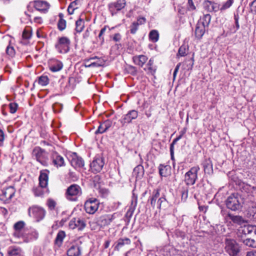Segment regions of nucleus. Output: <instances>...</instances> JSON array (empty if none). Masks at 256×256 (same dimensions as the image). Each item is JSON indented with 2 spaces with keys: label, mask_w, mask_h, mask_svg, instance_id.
<instances>
[{
  "label": "nucleus",
  "mask_w": 256,
  "mask_h": 256,
  "mask_svg": "<svg viewBox=\"0 0 256 256\" xmlns=\"http://www.w3.org/2000/svg\"><path fill=\"white\" fill-rule=\"evenodd\" d=\"M138 116V112L132 110L128 111V113L124 115L120 120L122 126L132 122V120H136Z\"/></svg>",
  "instance_id": "f8f14e48"
},
{
  "label": "nucleus",
  "mask_w": 256,
  "mask_h": 256,
  "mask_svg": "<svg viewBox=\"0 0 256 256\" xmlns=\"http://www.w3.org/2000/svg\"><path fill=\"white\" fill-rule=\"evenodd\" d=\"M84 28V21L83 19L80 18L76 22L75 30L78 33L81 32Z\"/></svg>",
  "instance_id": "58836bf2"
},
{
  "label": "nucleus",
  "mask_w": 256,
  "mask_h": 256,
  "mask_svg": "<svg viewBox=\"0 0 256 256\" xmlns=\"http://www.w3.org/2000/svg\"><path fill=\"white\" fill-rule=\"evenodd\" d=\"M15 190L13 186H10L4 190L2 194L0 195L2 200L8 201L14 196L15 194Z\"/></svg>",
  "instance_id": "dca6fc26"
},
{
  "label": "nucleus",
  "mask_w": 256,
  "mask_h": 256,
  "mask_svg": "<svg viewBox=\"0 0 256 256\" xmlns=\"http://www.w3.org/2000/svg\"><path fill=\"white\" fill-rule=\"evenodd\" d=\"M51 158L53 164L57 168L61 167L65 165L64 158L57 152H53L52 154Z\"/></svg>",
  "instance_id": "a211bd4d"
},
{
  "label": "nucleus",
  "mask_w": 256,
  "mask_h": 256,
  "mask_svg": "<svg viewBox=\"0 0 256 256\" xmlns=\"http://www.w3.org/2000/svg\"><path fill=\"white\" fill-rule=\"evenodd\" d=\"M158 170L161 176L166 177L170 174L171 168L168 165L160 164L158 166Z\"/></svg>",
  "instance_id": "2f4dec72"
},
{
  "label": "nucleus",
  "mask_w": 256,
  "mask_h": 256,
  "mask_svg": "<svg viewBox=\"0 0 256 256\" xmlns=\"http://www.w3.org/2000/svg\"><path fill=\"white\" fill-rule=\"evenodd\" d=\"M104 62L102 58H98L96 62H91L88 67H99L104 65Z\"/></svg>",
  "instance_id": "de8ad7c7"
},
{
  "label": "nucleus",
  "mask_w": 256,
  "mask_h": 256,
  "mask_svg": "<svg viewBox=\"0 0 256 256\" xmlns=\"http://www.w3.org/2000/svg\"><path fill=\"white\" fill-rule=\"evenodd\" d=\"M81 254V250L78 245H72L67 251L68 256H80Z\"/></svg>",
  "instance_id": "c756f323"
},
{
  "label": "nucleus",
  "mask_w": 256,
  "mask_h": 256,
  "mask_svg": "<svg viewBox=\"0 0 256 256\" xmlns=\"http://www.w3.org/2000/svg\"><path fill=\"white\" fill-rule=\"evenodd\" d=\"M28 214L30 216H33L37 221H40L44 217L46 211L42 207L34 205L28 208Z\"/></svg>",
  "instance_id": "9d476101"
},
{
  "label": "nucleus",
  "mask_w": 256,
  "mask_h": 256,
  "mask_svg": "<svg viewBox=\"0 0 256 256\" xmlns=\"http://www.w3.org/2000/svg\"><path fill=\"white\" fill-rule=\"evenodd\" d=\"M30 4L32 5L37 10L43 13L48 12L50 6L47 2L38 0L30 2Z\"/></svg>",
  "instance_id": "ddd939ff"
},
{
  "label": "nucleus",
  "mask_w": 256,
  "mask_h": 256,
  "mask_svg": "<svg viewBox=\"0 0 256 256\" xmlns=\"http://www.w3.org/2000/svg\"><path fill=\"white\" fill-rule=\"evenodd\" d=\"M38 84L42 86H46L49 83V78L46 76H42L38 79Z\"/></svg>",
  "instance_id": "a18cd8bd"
},
{
  "label": "nucleus",
  "mask_w": 256,
  "mask_h": 256,
  "mask_svg": "<svg viewBox=\"0 0 256 256\" xmlns=\"http://www.w3.org/2000/svg\"><path fill=\"white\" fill-rule=\"evenodd\" d=\"M143 172L144 168L143 166L141 165H138L136 166L134 169V172L135 174L136 175V176H139V174L143 173Z\"/></svg>",
  "instance_id": "4d7b16f0"
},
{
  "label": "nucleus",
  "mask_w": 256,
  "mask_h": 256,
  "mask_svg": "<svg viewBox=\"0 0 256 256\" xmlns=\"http://www.w3.org/2000/svg\"><path fill=\"white\" fill-rule=\"evenodd\" d=\"M243 199L238 194L230 195L226 200V208L232 211L240 210L242 208Z\"/></svg>",
  "instance_id": "7ed1b4c3"
},
{
  "label": "nucleus",
  "mask_w": 256,
  "mask_h": 256,
  "mask_svg": "<svg viewBox=\"0 0 256 256\" xmlns=\"http://www.w3.org/2000/svg\"><path fill=\"white\" fill-rule=\"evenodd\" d=\"M148 57L144 55L135 56L132 57V61L135 64L142 67L148 60Z\"/></svg>",
  "instance_id": "bb28decb"
},
{
  "label": "nucleus",
  "mask_w": 256,
  "mask_h": 256,
  "mask_svg": "<svg viewBox=\"0 0 256 256\" xmlns=\"http://www.w3.org/2000/svg\"><path fill=\"white\" fill-rule=\"evenodd\" d=\"M8 256H16V248L15 246H10L8 251Z\"/></svg>",
  "instance_id": "bf43d9fd"
},
{
  "label": "nucleus",
  "mask_w": 256,
  "mask_h": 256,
  "mask_svg": "<svg viewBox=\"0 0 256 256\" xmlns=\"http://www.w3.org/2000/svg\"><path fill=\"white\" fill-rule=\"evenodd\" d=\"M208 29L206 26L198 22L195 30L196 38L199 40L200 39Z\"/></svg>",
  "instance_id": "a878e982"
},
{
  "label": "nucleus",
  "mask_w": 256,
  "mask_h": 256,
  "mask_svg": "<svg viewBox=\"0 0 256 256\" xmlns=\"http://www.w3.org/2000/svg\"><path fill=\"white\" fill-rule=\"evenodd\" d=\"M42 188H41L40 186L33 188L32 191L36 196H43L44 192L42 190Z\"/></svg>",
  "instance_id": "3c124183"
},
{
  "label": "nucleus",
  "mask_w": 256,
  "mask_h": 256,
  "mask_svg": "<svg viewBox=\"0 0 256 256\" xmlns=\"http://www.w3.org/2000/svg\"><path fill=\"white\" fill-rule=\"evenodd\" d=\"M198 166L192 167L184 174V182L186 186L189 187V186L194 185L198 179V173L200 170Z\"/></svg>",
  "instance_id": "0eeeda50"
},
{
  "label": "nucleus",
  "mask_w": 256,
  "mask_h": 256,
  "mask_svg": "<svg viewBox=\"0 0 256 256\" xmlns=\"http://www.w3.org/2000/svg\"><path fill=\"white\" fill-rule=\"evenodd\" d=\"M188 186H182L180 190L181 200L184 202L186 201L188 198Z\"/></svg>",
  "instance_id": "a19ab883"
},
{
  "label": "nucleus",
  "mask_w": 256,
  "mask_h": 256,
  "mask_svg": "<svg viewBox=\"0 0 256 256\" xmlns=\"http://www.w3.org/2000/svg\"><path fill=\"white\" fill-rule=\"evenodd\" d=\"M47 205L48 207V208L52 210H54L56 208V202L52 199H48L47 201Z\"/></svg>",
  "instance_id": "5fc2aeb1"
},
{
  "label": "nucleus",
  "mask_w": 256,
  "mask_h": 256,
  "mask_svg": "<svg viewBox=\"0 0 256 256\" xmlns=\"http://www.w3.org/2000/svg\"><path fill=\"white\" fill-rule=\"evenodd\" d=\"M108 28V26H105L103 28H102L101 29V30H100V34L98 36V38L100 40L101 44H102L104 43V34L106 32Z\"/></svg>",
  "instance_id": "8fccbe9b"
},
{
  "label": "nucleus",
  "mask_w": 256,
  "mask_h": 256,
  "mask_svg": "<svg viewBox=\"0 0 256 256\" xmlns=\"http://www.w3.org/2000/svg\"><path fill=\"white\" fill-rule=\"evenodd\" d=\"M130 32L132 34H135L138 28V26L137 23L133 22L130 26Z\"/></svg>",
  "instance_id": "6e6d98bb"
},
{
  "label": "nucleus",
  "mask_w": 256,
  "mask_h": 256,
  "mask_svg": "<svg viewBox=\"0 0 256 256\" xmlns=\"http://www.w3.org/2000/svg\"><path fill=\"white\" fill-rule=\"evenodd\" d=\"M48 67L52 72H57L62 68L63 64L62 62L58 60L52 59L48 62Z\"/></svg>",
  "instance_id": "aec40b11"
},
{
  "label": "nucleus",
  "mask_w": 256,
  "mask_h": 256,
  "mask_svg": "<svg viewBox=\"0 0 256 256\" xmlns=\"http://www.w3.org/2000/svg\"><path fill=\"white\" fill-rule=\"evenodd\" d=\"M158 208L160 209H166L168 206V202L165 196L160 198L158 200Z\"/></svg>",
  "instance_id": "4c0bfd02"
},
{
  "label": "nucleus",
  "mask_w": 256,
  "mask_h": 256,
  "mask_svg": "<svg viewBox=\"0 0 256 256\" xmlns=\"http://www.w3.org/2000/svg\"><path fill=\"white\" fill-rule=\"evenodd\" d=\"M149 38L154 42H158L159 38L158 31L155 30H151L149 34Z\"/></svg>",
  "instance_id": "79ce46f5"
},
{
  "label": "nucleus",
  "mask_w": 256,
  "mask_h": 256,
  "mask_svg": "<svg viewBox=\"0 0 256 256\" xmlns=\"http://www.w3.org/2000/svg\"><path fill=\"white\" fill-rule=\"evenodd\" d=\"M9 108L10 112L14 114L16 112V102H14L9 104Z\"/></svg>",
  "instance_id": "e2e57ef3"
},
{
  "label": "nucleus",
  "mask_w": 256,
  "mask_h": 256,
  "mask_svg": "<svg viewBox=\"0 0 256 256\" xmlns=\"http://www.w3.org/2000/svg\"><path fill=\"white\" fill-rule=\"evenodd\" d=\"M30 28H26L22 32V37L24 39H29L31 36Z\"/></svg>",
  "instance_id": "864d4df0"
},
{
  "label": "nucleus",
  "mask_w": 256,
  "mask_h": 256,
  "mask_svg": "<svg viewBox=\"0 0 256 256\" xmlns=\"http://www.w3.org/2000/svg\"><path fill=\"white\" fill-rule=\"evenodd\" d=\"M38 234L34 229L26 226L24 221L20 220L17 222V239L22 240L18 241L17 243L28 242L31 240H36Z\"/></svg>",
  "instance_id": "f257e3e1"
},
{
  "label": "nucleus",
  "mask_w": 256,
  "mask_h": 256,
  "mask_svg": "<svg viewBox=\"0 0 256 256\" xmlns=\"http://www.w3.org/2000/svg\"><path fill=\"white\" fill-rule=\"evenodd\" d=\"M126 6V0H114L108 4V8L112 16L116 15Z\"/></svg>",
  "instance_id": "39448f33"
},
{
  "label": "nucleus",
  "mask_w": 256,
  "mask_h": 256,
  "mask_svg": "<svg viewBox=\"0 0 256 256\" xmlns=\"http://www.w3.org/2000/svg\"><path fill=\"white\" fill-rule=\"evenodd\" d=\"M71 165L76 169L82 168L84 165V162L81 157L78 156L76 155L72 157L70 161Z\"/></svg>",
  "instance_id": "393cba45"
},
{
  "label": "nucleus",
  "mask_w": 256,
  "mask_h": 256,
  "mask_svg": "<svg viewBox=\"0 0 256 256\" xmlns=\"http://www.w3.org/2000/svg\"><path fill=\"white\" fill-rule=\"evenodd\" d=\"M79 2V0H75L74 1L70 3L67 10L69 14H73L74 10L78 8L76 6L78 5V4Z\"/></svg>",
  "instance_id": "37998d69"
},
{
  "label": "nucleus",
  "mask_w": 256,
  "mask_h": 256,
  "mask_svg": "<svg viewBox=\"0 0 256 256\" xmlns=\"http://www.w3.org/2000/svg\"><path fill=\"white\" fill-rule=\"evenodd\" d=\"M144 70L148 74L154 76L155 74L156 70V67L154 66V60L153 59L150 58Z\"/></svg>",
  "instance_id": "b1692460"
},
{
  "label": "nucleus",
  "mask_w": 256,
  "mask_h": 256,
  "mask_svg": "<svg viewBox=\"0 0 256 256\" xmlns=\"http://www.w3.org/2000/svg\"><path fill=\"white\" fill-rule=\"evenodd\" d=\"M188 10L190 11H192L196 10V7L194 4L192 0H188Z\"/></svg>",
  "instance_id": "052dcab7"
},
{
  "label": "nucleus",
  "mask_w": 256,
  "mask_h": 256,
  "mask_svg": "<svg viewBox=\"0 0 256 256\" xmlns=\"http://www.w3.org/2000/svg\"><path fill=\"white\" fill-rule=\"evenodd\" d=\"M248 215V218L252 221L256 222V206H252L249 208Z\"/></svg>",
  "instance_id": "c03bdc74"
},
{
  "label": "nucleus",
  "mask_w": 256,
  "mask_h": 256,
  "mask_svg": "<svg viewBox=\"0 0 256 256\" xmlns=\"http://www.w3.org/2000/svg\"><path fill=\"white\" fill-rule=\"evenodd\" d=\"M131 243L130 238H119L116 242V245L114 247V250L118 251L124 245H128Z\"/></svg>",
  "instance_id": "7c9ffc66"
},
{
  "label": "nucleus",
  "mask_w": 256,
  "mask_h": 256,
  "mask_svg": "<svg viewBox=\"0 0 256 256\" xmlns=\"http://www.w3.org/2000/svg\"><path fill=\"white\" fill-rule=\"evenodd\" d=\"M65 236V232L63 230L60 231L58 233L56 238L54 240L55 244H56L58 246H60L62 245L63 240Z\"/></svg>",
  "instance_id": "e433bc0d"
},
{
  "label": "nucleus",
  "mask_w": 256,
  "mask_h": 256,
  "mask_svg": "<svg viewBox=\"0 0 256 256\" xmlns=\"http://www.w3.org/2000/svg\"><path fill=\"white\" fill-rule=\"evenodd\" d=\"M135 23H137L138 26L144 24L146 22V19L144 17H138L137 18L136 22H134Z\"/></svg>",
  "instance_id": "0e129e2a"
},
{
  "label": "nucleus",
  "mask_w": 256,
  "mask_h": 256,
  "mask_svg": "<svg viewBox=\"0 0 256 256\" xmlns=\"http://www.w3.org/2000/svg\"><path fill=\"white\" fill-rule=\"evenodd\" d=\"M104 158L100 156H96L90 164L92 171L94 172H100L104 166Z\"/></svg>",
  "instance_id": "4468645a"
},
{
  "label": "nucleus",
  "mask_w": 256,
  "mask_h": 256,
  "mask_svg": "<svg viewBox=\"0 0 256 256\" xmlns=\"http://www.w3.org/2000/svg\"><path fill=\"white\" fill-rule=\"evenodd\" d=\"M238 232L244 236L251 235L253 233L256 235V226L250 224L244 225L240 228Z\"/></svg>",
  "instance_id": "6ab92c4d"
},
{
  "label": "nucleus",
  "mask_w": 256,
  "mask_h": 256,
  "mask_svg": "<svg viewBox=\"0 0 256 256\" xmlns=\"http://www.w3.org/2000/svg\"><path fill=\"white\" fill-rule=\"evenodd\" d=\"M32 155L42 166L48 165V154L44 150L36 146L32 150Z\"/></svg>",
  "instance_id": "423d86ee"
},
{
  "label": "nucleus",
  "mask_w": 256,
  "mask_h": 256,
  "mask_svg": "<svg viewBox=\"0 0 256 256\" xmlns=\"http://www.w3.org/2000/svg\"><path fill=\"white\" fill-rule=\"evenodd\" d=\"M246 256H256V250H252L246 252Z\"/></svg>",
  "instance_id": "774afa93"
},
{
  "label": "nucleus",
  "mask_w": 256,
  "mask_h": 256,
  "mask_svg": "<svg viewBox=\"0 0 256 256\" xmlns=\"http://www.w3.org/2000/svg\"><path fill=\"white\" fill-rule=\"evenodd\" d=\"M68 175L69 178L74 182L78 180V177L74 172L70 170Z\"/></svg>",
  "instance_id": "680f3d73"
},
{
  "label": "nucleus",
  "mask_w": 256,
  "mask_h": 256,
  "mask_svg": "<svg viewBox=\"0 0 256 256\" xmlns=\"http://www.w3.org/2000/svg\"><path fill=\"white\" fill-rule=\"evenodd\" d=\"M86 226L85 220L78 218H72L69 222V227L72 230L78 228L79 230H82Z\"/></svg>",
  "instance_id": "2eb2a0df"
},
{
  "label": "nucleus",
  "mask_w": 256,
  "mask_h": 256,
  "mask_svg": "<svg viewBox=\"0 0 256 256\" xmlns=\"http://www.w3.org/2000/svg\"><path fill=\"white\" fill-rule=\"evenodd\" d=\"M82 189L76 184H72L68 186L66 192V198L71 201H76L77 197L82 194Z\"/></svg>",
  "instance_id": "1a4fd4ad"
},
{
  "label": "nucleus",
  "mask_w": 256,
  "mask_h": 256,
  "mask_svg": "<svg viewBox=\"0 0 256 256\" xmlns=\"http://www.w3.org/2000/svg\"><path fill=\"white\" fill-rule=\"evenodd\" d=\"M224 250L230 256H240L242 248L235 240L226 238L224 240Z\"/></svg>",
  "instance_id": "f03ea898"
},
{
  "label": "nucleus",
  "mask_w": 256,
  "mask_h": 256,
  "mask_svg": "<svg viewBox=\"0 0 256 256\" xmlns=\"http://www.w3.org/2000/svg\"><path fill=\"white\" fill-rule=\"evenodd\" d=\"M112 122L110 120H106L102 123L100 124L97 130L95 132V134H102L106 132L110 127H111Z\"/></svg>",
  "instance_id": "4be33fe9"
},
{
  "label": "nucleus",
  "mask_w": 256,
  "mask_h": 256,
  "mask_svg": "<svg viewBox=\"0 0 256 256\" xmlns=\"http://www.w3.org/2000/svg\"><path fill=\"white\" fill-rule=\"evenodd\" d=\"M114 218V214H105L100 216L98 222L101 226H105L109 225Z\"/></svg>",
  "instance_id": "412c9836"
},
{
  "label": "nucleus",
  "mask_w": 256,
  "mask_h": 256,
  "mask_svg": "<svg viewBox=\"0 0 256 256\" xmlns=\"http://www.w3.org/2000/svg\"><path fill=\"white\" fill-rule=\"evenodd\" d=\"M202 165L205 173L208 174L213 173L212 164L210 158L205 159L203 161Z\"/></svg>",
  "instance_id": "cd10ccee"
},
{
  "label": "nucleus",
  "mask_w": 256,
  "mask_h": 256,
  "mask_svg": "<svg viewBox=\"0 0 256 256\" xmlns=\"http://www.w3.org/2000/svg\"><path fill=\"white\" fill-rule=\"evenodd\" d=\"M126 70L128 74L132 76H136L138 73L136 68L131 65L128 66L126 68Z\"/></svg>",
  "instance_id": "09e8293b"
},
{
  "label": "nucleus",
  "mask_w": 256,
  "mask_h": 256,
  "mask_svg": "<svg viewBox=\"0 0 256 256\" xmlns=\"http://www.w3.org/2000/svg\"><path fill=\"white\" fill-rule=\"evenodd\" d=\"M100 202L96 198H92L88 200L84 203L86 212L89 214H94L98 210Z\"/></svg>",
  "instance_id": "9b49d317"
},
{
  "label": "nucleus",
  "mask_w": 256,
  "mask_h": 256,
  "mask_svg": "<svg viewBox=\"0 0 256 256\" xmlns=\"http://www.w3.org/2000/svg\"><path fill=\"white\" fill-rule=\"evenodd\" d=\"M49 170H44L40 172L38 178L39 185L41 188H46L48 186Z\"/></svg>",
  "instance_id": "f3484780"
},
{
  "label": "nucleus",
  "mask_w": 256,
  "mask_h": 256,
  "mask_svg": "<svg viewBox=\"0 0 256 256\" xmlns=\"http://www.w3.org/2000/svg\"><path fill=\"white\" fill-rule=\"evenodd\" d=\"M211 16L210 14H204L198 20V22L208 28L211 20Z\"/></svg>",
  "instance_id": "c9c22d12"
},
{
  "label": "nucleus",
  "mask_w": 256,
  "mask_h": 256,
  "mask_svg": "<svg viewBox=\"0 0 256 256\" xmlns=\"http://www.w3.org/2000/svg\"><path fill=\"white\" fill-rule=\"evenodd\" d=\"M239 14L238 12H237L236 13L234 14V22L236 24V30H238L240 28V24L238 22L239 20Z\"/></svg>",
  "instance_id": "13d9d810"
},
{
  "label": "nucleus",
  "mask_w": 256,
  "mask_h": 256,
  "mask_svg": "<svg viewBox=\"0 0 256 256\" xmlns=\"http://www.w3.org/2000/svg\"><path fill=\"white\" fill-rule=\"evenodd\" d=\"M160 188L154 189L152 192V196L150 198L149 200H150V205L153 208L156 206V200L160 196Z\"/></svg>",
  "instance_id": "f704fd0d"
},
{
  "label": "nucleus",
  "mask_w": 256,
  "mask_h": 256,
  "mask_svg": "<svg viewBox=\"0 0 256 256\" xmlns=\"http://www.w3.org/2000/svg\"><path fill=\"white\" fill-rule=\"evenodd\" d=\"M70 40L66 36H62L58 38L55 44V48L60 54L67 53L70 48Z\"/></svg>",
  "instance_id": "6e6552de"
},
{
  "label": "nucleus",
  "mask_w": 256,
  "mask_h": 256,
  "mask_svg": "<svg viewBox=\"0 0 256 256\" xmlns=\"http://www.w3.org/2000/svg\"><path fill=\"white\" fill-rule=\"evenodd\" d=\"M188 51V46L186 44H182L178 49L177 55L180 56H186Z\"/></svg>",
  "instance_id": "ea45409f"
},
{
  "label": "nucleus",
  "mask_w": 256,
  "mask_h": 256,
  "mask_svg": "<svg viewBox=\"0 0 256 256\" xmlns=\"http://www.w3.org/2000/svg\"><path fill=\"white\" fill-rule=\"evenodd\" d=\"M243 244L248 247L256 248L255 240L252 238H246L242 240Z\"/></svg>",
  "instance_id": "49530a36"
},
{
  "label": "nucleus",
  "mask_w": 256,
  "mask_h": 256,
  "mask_svg": "<svg viewBox=\"0 0 256 256\" xmlns=\"http://www.w3.org/2000/svg\"><path fill=\"white\" fill-rule=\"evenodd\" d=\"M228 217L234 223L241 225L245 222V220L242 216H234L230 213L228 214Z\"/></svg>",
  "instance_id": "72a5a7b5"
},
{
  "label": "nucleus",
  "mask_w": 256,
  "mask_h": 256,
  "mask_svg": "<svg viewBox=\"0 0 256 256\" xmlns=\"http://www.w3.org/2000/svg\"><path fill=\"white\" fill-rule=\"evenodd\" d=\"M234 2V0H228L222 6L220 7V4L213 1L206 0L204 2V6L209 12H216L219 10L222 12L230 8Z\"/></svg>",
  "instance_id": "20e7f679"
},
{
  "label": "nucleus",
  "mask_w": 256,
  "mask_h": 256,
  "mask_svg": "<svg viewBox=\"0 0 256 256\" xmlns=\"http://www.w3.org/2000/svg\"><path fill=\"white\" fill-rule=\"evenodd\" d=\"M112 38L116 42H120L121 40V35L119 33H116L114 34Z\"/></svg>",
  "instance_id": "338daca9"
},
{
  "label": "nucleus",
  "mask_w": 256,
  "mask_h": 256,
  "mask_svg": "<svg viewBox=\"0 0 256 256\" xmlns=\"http://www.w3.org/2000/svg\"><path fill=\"white\" fill-rule=\"evenodd\" d=\"M250 12L256 14V0H254L250 4Z\"/></svg>",
  "instance_id": "69168bd1"
},
{
  "label": "nucleus",
  "mask_w": 256,
  "mask_h": 256,
  "mask_svg": "<svg viewBox=\"0 0 256 256\" xmlns=\"http://www.w3.org/2000/svg\"><path fill=\"white\" fill-rule=\"evenodd\" d=\"M15 39L14 38L9 40V44L6 48V53L10 58H14L15 56L16 52L14 50Z\"/></svg>",
  "instance_id": "5701e85b"
},
{
  "label": "nucleus",
  "mask_w": 256,
  "mask_h": 256,
  "mask_svg": "<svg viewBox=\"0 0 256 256\" xmlns=\"http://www.w3.org/2000/svg\"><path fill=\"white\" fill-rule=\"evenodd\" d=\"M136 204H137V198L136 197L132 200L131 204L127 212H126V216L128 219H130L132 218V216L133 214V213L136 209Z\"/></svg>",
  "instance_id": "473e14b6"
},
{
  "label": "nucleus",
  "mask_w": 256,
  "mask_h": 256,
  "mask_svg": "<svg viewBox=\"0 0 256 256\" xmlns=\"http://www.w3.org/2000/svg\"><path fill=\"white\" fill-rule=\"evenodd\" d=\"M239 188L242 192L246 194H251L254 190H256V188L244 182H240Z\"/></svg>",
  "instance_id": "c85d7f7f"
},
{
  "label": "nucleus",
  "mask_w": 256,
  "mask_h": 256,
  "mask_svg": "<svg viewBox=\"0 0 256 256\" xmlns=\"http://www.w3.org/2000/svg\"><path fill=\"white\" fill-rule=\"evenodd\" d=\"M66 25V22L65 20H59L58 22V28L60 31L64 30Z\"/></svg>",
  "instance_id": "603ef678"
}]
</instances>
